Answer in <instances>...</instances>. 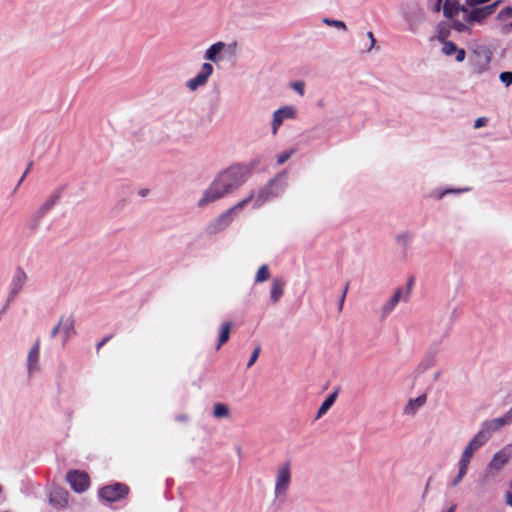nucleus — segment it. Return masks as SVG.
Masks as SVG:
<instances>
[{
	"instance_id": "obj_1",
	"label": "nucleus",
	"mask_w": 512,
	"mask_h": 512,
	"mask_svg": "<svg viewBox=\"0 0 512 512\" xmlns=\"http://www.w3.org/2000/svg\"><path fill=\"white\" fill-rule=\"evenodd\" d=\"M252 165L234 163L220 171L197 201L199 208H205L239 189L249 178Z\"/></svg>"
},
{
	"instance_id": "obj_2",
	"label": "nucleus",
	"mask_w": 512,
	"mask_h": 512,
	"mask_svg": "<svg viewBox=\"0 0 512 512\" xmlns=\"http://www.w3.org/2000/svg\"><path fill=\"white\" fill-rule=\"evenodd\" d=\"M502 0H495L492 4L482 7H468L457 0H445L443 3V15L450 19L451 27L461 34L471 35L475 24L482 25L491 16Z\"/></svg>"
},
{
	"instance_id": "obj_3",
	"label": "nucleus",
	"mask_w": 512,
	"mask_h": 512,
	"mask_svg": "<svg viewBox=\"0 0 512 512\" xmlns=\"http://www.w3.org/2000/svg\"><path fill=\"white\" fill-rule=\"evenodd\" d=\"M292 482L291 462L285 461L277 466L274 480V497L279 502L285 501Z\"/></svg>"
},
{
	"instance_id": "obj_4",
	"label": "nucleus",
	"mask_w": 512,
	"mask_h": 512,
	"mask_svg": "<svg viewBox=\"0 0 512 512\" xmlns=\"http://www.w3.org/2000/svg\"><path fill=\"white\" fill-rule=\"evenodd\" d=\"M237 53L238 45L236 42L226 43L218 41L205 50L204 59L217 64L225 58L236 57Z\"/></svg>"
},
{
	"instance_id": "obj_5",
	"label": "nucleus",
	"mask_w": 512,
	"mask_h": 512,
	"mask_svg": "<svg viewBox=\"0 0 512 512\" xmlns=\"http://www.w3.org/2000/svg\"><path fill=\"white\" fill-rule=\"evenodd\" d=\"M490 61L491 52L485 46L473 48L468 57V64L471 72L476 75H481L488 71Z\"/></svg>"
},
{
	"instance_id": "obj_6",
	"label": "nucleus",
	"mask_w": 512,
	"mask_h": 512,
	"mask_svg": "<svg viewBox=\"0 0 512 512\" xmlns=\"http://www.w3.org/2000/svg\"><path fill=\"white\" fill-rule=\"evenodd\" d=\"M511 458L512 444H507L493 455L492 459L486 466L485 476L494 477L498 475Z\"/></svg>"
},
{
	"instance_id": "obj_7",
	"label": "nucleus",
	"mask_w": 512,
	"mask_h": 512,
	"mask_svg": "<svg viewBox=\"0 0 512 512\" xmlns=\"http://www.w3.org/2000/svg\"><path fill=\"white\" fill-rule=\"evenodd\" d=\"M410 285L405 291L403 288L398 287L394 290L390 298H388L379 308V317L381 320L386 319L397 307L400 301L407 302L410 295Z\"/></svg>"
},
{
	"instance_id": "obj_8",
	"label": "nucleus",
	"mask_w": 512,
	"mask_h": 512,
	"mask_svg": "<svg viewBox=\"0 0 512 512\" xmlns=\"http://www.w3.org/2000/svg\"><path fill=\"white\" fill-rule=\"evenodd\" d=\"M243 209V203H237L226 212L215 218L208 225V232L210 234H216L226 229L233 220V215Z\"/></svg>"
},
{
	"instance_id": "obj_9",
	"label": "nucleus",
	"mask_w": 512,
	"mask_h": 512,
	"mask_svg": "<svg viewBox=\"0 0 512 512\" xmlns=\"http://www.w3.org/2000/svg\"><path fill=\"white\" fill-rule=\"evenodd\" d=\"M213 73H214L213 65L209 62H204L201 65L198 73L186 82L187 89L190 92H195L199 88L206 86L209 78L212 76Z\"/></svg>"
},
{
	"instance_id": "obj_10",
	"label": "nucleus",
	"mask_w": 512,
	"mask_h": 512,
	"mask_svg": "<svg viewBox=\"0 0 512 512\" xmlns=\"http://www.w3.org/2000/svg\"><path fill=\"white\" fill-rule=\"evenodd\" d=\"M213 73H214L213 65L209 62H204L201 65L198 73L186 82L187 89L190 92H195L199 88L206 86L209 78L212 76Z\"/></svg>"
},
{
	"instance_id": "obj_11",
	"label": "nucleus",
	"mask_w": 512,
	"mask_h": 512,
	"mask_svg": "<svg viewBox=\"0 0 512 512\" xmlns=\"http://www.w3.org/2000/svg\"><path fill=\"white\" fill-rule=\"evenodd\" d=\"M297 117V109L292 105H285L275 110L272 114L271 132L276 135L285 120H293Z\"/></svg>"
},
{
	"instance_id": "obj_12",
	"label": "nucleus",
	"mask_w": 512,
	"mask_h": 512,
	"mask_svg": "<svg viewBox=\"0 0 512 512\" xmlns=\"http://www.w3.org/2000/svg\"><path fill=\"white\" fill-rule=\"evenodd\" d=\"M27 280L28 276L26 272L22 268H18L10 282L7 304H10L18 297L20 292L23 290Z\"/></svg>"
},
{
	"instance_id": "obj_13",
	"label": "nucleus",
	"mask_w": 512,
	"mask_h": 512,
	"mask_svg": "<svg viewBox=\"0 0 512 512\" xmlns=\"http://www.w3.org/2000/svg\"><path fill=\"white\" fill-rule=\"evenodd\" d=\"M27 375L32 378L35 374L39 373L40 367V340H36L30 347L26 358Z\"/></svg>"
},
{
	"instance_id": "obj_14",
	"label": "nucleus",
	"mask_w": 512,
	"mask_h": 512,
	"mask_svg": "<svg viewBox=\"0 0 512 512\" xmlns=\"http://www.w3.org/2000/svg\"><path fill=\"white\" fill-rule=\"evenodd\" d=\"M486 443H484L478 436L474 435L467 445L464 447L461 456L459 458L458 464H461L467 468H469L470 463L474 455L477 451L483 447Z\"/></svg>"
},
{
	"instance_id": "obj_15",
	"label": "nucleus",
	"mask_w": 512,
	"mask_h": 512,
	"mask_svg": "<svg viewBox=\"0 0 512 512\" xmlns=\"http://www.w3.org/2000/svg\"><path fill=\"white\" fill-rule=\"evenodd\" d=\"M128 494V487L121 483L105 486L99 490L100 498L108 502H116Z\"/></svg>"
},
{
	"instance_id": "obj_16",
	"label": "nucleus",
	"mask_w": 512,
	"mask_h": 512,
	"mask_svg": "<svg viewBox=\"0 0 512 512\" xmlns=\"http://www.w3.org/2000/svg\"><path fill=\"white\" fill-rule=\"evenodd\" d=\"M273 199L270 194V189L267 185L263 186L257 191H252L248 197L241 200L239 203H243V208L248 204L252 203L253 208L257 209L264 205L269 200Z\"/></svg>"
},
{
	"instance_id": "obj_17",
	"label": "nucleus",
	"mask_w": 512,
	"mask_h": 512,
	"mask_svg": "<svg viewBox=\"0 0 512 512\" xmlns=\"http://www.w3.org/2000/svg\"><path fill=\"white\" fill-rule=\"evenodd\" d=\"M439 351H440L439 344L432 343L431 346L429 347V349L427 350V352L425 353V355L423 356V358L421 359V361L418 363L415 371L418 374H423L427 370L432 368L436 364L437 355H438Z\"/></svg>"
},
{
	"instance_id": "obj_18",
	"label": "nucleus",
	"mask_w": 512,
	"mask_h": 512,
	"mask_svg": "<svg viewBox=\"0 0 512 512\" xmlns=\"http://www.w3.org/2000/svg\"><path fill=\"white\" fill-rule=\"evenodd\" d=\"M503 426H505V424L501 417L486 420L481 424L480 430L475 435L484 443H487L492 433L500 430Z\"/></svg>"
},
{
	"instance_id": "obj_19",
	"label": "nucleus",
	"mask_w": 512,
	"mask_h": 512,
	"mask_svg": "<svg viewBox=\"0 0 512 512\" xmlns=\"http://www.w3.org/2000/svg\"><path fill=\"white\" fill-rule=\"evenodd\" d=\"M67 481L71 485L72 489L81 493L89 487V477L86 473L77 470H72L67 473Z\"/></svg>"
},
{
	"instance_id": "obj_20",
	"label": "nucleus",
	"mask_w": 512,
	"mask_h": 512,
	"mask_svg": "<svg viewBox=\"0 0 512 512\" xmlns=\"http://www.w3.org/2000/svg\"><path fill=\"white\" fill-rule=\"evenodd\" d=\"M441 52L448 57L454 56L457 63H462L466 58V51L452 41H443Z\"/></svg>"
},
{
	"instance_id": "obj_21",
	"label": "nucleus",
	"mask_w": 512,
	"mask_h": 512,
	"mask_svg": "<svg viewBox=\"0 0 512 512\" xmlns=\"http://www.w3.org/2000/svg\"><path fill=\"white\" fill-rule=\"evenodd\" d=\"M285 172L278 174L273 179H271L266 185L270 189V194L272 198L280 197L283 195L285 189L287 188V181L285 178Z\"/></svg>"
},
{
	"instance_id": "obj_22",
	"label": "nucleus",
	"mask_w": 512,
	"mask_h": 512,
	"mask_svg": "<svg viewBox=\"0 0 512 512\" xmlns=\"http://www.w3.org/2000/svg\"><path fill=\"white\" fill-rule=\"evenodd\" d=\"M426 395L422 394L414 399H409L403 407V414L406 416H414L418 410L426 403Z\"/></svg>"
},
{
	"instance_id": "obj_23",
	"label": "nucleus",
	"mask_w": 512,
	"mask_h": 512,
	"mask_svg": "<svg viewBox=\"0 0 512 512\" xmlns=\"http://www.w3.org/2000/svg\"><path fill=\"white\" fill-rule=\"evenodd\" d=\"M405 19L409 24V30L414 32L418 24L424 21L425 13L422 9L415 7L405 14Z\"/></svg>"
},
{
	"instance_id": "obj_24",
	"label": "nucleus",
	"mask_w": 512,
	"mask_h": 512,
	"mask_svg": "<svg viewBox=\"0 0 512 512\" xmlns=\"http://www.w3.org/2000/svg\"><path fill=\"white\" fill-rule=\"evenodd\" d=\"M59 320L61 325L62 341L65 344L75 333L74 319L72 316H66L61 317Z\"/></svg>"
},
{
	"instance_id": "obj_25",
	"label": "nucleus",
	"mask_w": 512,
	"mask_h": 512,
	"mask_svg": "<svg viewBox=\"0 0 512 512\" xmlns=\"http://www.w3.org/2000/svg\"><path fill=\"white\" fill-rule=\"evenodd\" d=\"M68 493L60 488L54 489L49 496V501L57 507H64L68 503Z\"/></svg>"
},
{
	"instance_id": "obj_26",
	"label": "nucleus",
	"mask_w": 512,
	"mask_h": 512,
	"mask_svg": "<svg viewBox=\"0 0 512 512\" xmlns=\"http://www.w3.org/2000/svg\"><path fill=\"white\" fill-rule=\"evenodd\" d=\"M285 282L282 279L275 278L271 283L270 299L277 303L283 295Z\"/></svg>"
},
{
	"instance_id": "obj_27",
	"label": "nucleus",
	"mask_w": 512,
	"mask_h": 512,
	"mask_svg": "<svg viewBox=\"0 0 512 512\" xmlns=\"http://www.w3.org/2000/svg\"><path fill=\"white\" fill-rule=\"evenodd\" d=\"M44 217L45 216L41 213V211L36 209L28 218L26 222V227L30 231H36L40 227Z\"/></svg>"
},
{
	"instance_id": "obj_28",
	"label": "nucleus",
	"mask_w": 512,
	"mask_h": 512,
	"mask_svg": "<svg viewBox=\"0 0 512 512\" xmlns=\"http://www.w3.org/2000/svg\"><path fill=\"white\" fill-rule=\"evenodd\" d=\"M497 19L505 25V29L510 28V22H512V7H505L499 11Z\"/></svg>"
},
{
	"instance_id": "obj_29",
	"label": "nucleus",
	"mask_w": 512,
	"mask_h": 512,
	"mask_svg": "<svg viewBox=\"0 0 512 512\" xmlns=\"http://www.w3.org/2000/svg\"><path fill=\"white\" fill-rule=\"evenodd\" d=\"M336 396L337 393L334 392L325 399L317 412L316 419H320L331 408L336 400Z\"/></svg>"
},
{
	"instance_id": "obj_30",
	"label": "nucleus",
	"mask_w": 512,
	"mask_h": 512,
	"mask_svg": "<svg viewBox=\"0 0 512 512\" xmlns=\"http://www.w3.org/2000/svg\"><path fill=\"white\" fill-rule=\"evenodd\" d=\"M396 243L404 249H407L412 241V235L409 231H404L396 235Z\"/></svg>"
},
{
	"instance_id": "obj_31",
	"label": "nucleus",
	"mask_w": 512,
	"mask_h": 512,
	"mask_svg": "<svg viewBox=\"0 0 512 512\" xmlns=\"http://www.w3.org/2000/svg\"><path fill=\"white\" fill-rule=\"evenodd\" d=\"M230 330H231V323L230 322H227V323H224L221 327V332H220V335H219V340H218V344L216 346V349L219 350L220 347L226 343L229 339V335H230Z\"/></svg>"
},
{
	"instance_id": "obj_32",
	"label": "nucleus",
	"mask_w": 512,
	"mask_h": 512,
	"mask_svg": "<svg viewBox=\"0 0 512 512\" xmlns=\"http://www.w3.org/2000/svg\"><path fill=\"white\" fill-rule=\"evenodd\" d=\"M229 415V409L225 404L217 403L213 408V416L215 418H224Z\"/></svg>"
},
{
	"instance_id": "obj_33",
	"label": "nucleus",
	"mask_w": 512,
	"mask_h": 512,
	"mask_svg": "<svg viewBox=\"0 0 512 512\" xmlns=\"http://www.w3.org/2000/svg\"><path fill=\"white\" fill-rule=\"evenodd\" d=\"M468 189H445V190H435L432 192V196L438 200L442 199L445 195L448 194H459L467 191Z\"/></svg>"
},
{
	"instance_id": "obj_34",
	"label": "nucleus",
	"mask_w": 512,
	"mask_h": 512,
	"mask_svg": "<svg viewBox=\"0 0 512 512\" xmlns=\"http://www.w3.org/2000/svg\"><path fill=\"white\" fill-rule=\"evenodd\" d=\"M323 23L325 25H327V26L334 27V28L342 30V31H346L347 30L346 24L343 21H341V20L324 18L323 19Z\"/></svg>"
},
{
	"instance_id": "obj_35",
	"label": "nucleus",
	"mask_w": 512,
	"mask_h": 512,
	"mask_svg": "<svg viewBox=\"0 0 512 512\" xmlns=\"http://www.w3.org/2000/svg\"><path fill=\"white\" fill-rule=\"evenodd\" d=\"M269 278V270H268V266L267 265H262L257 273H256V276H255V281L257 283H261V282H264L266 281L267 279Z\"/></svg>"
},
{
	"instance_id": "obj_36",
	"label": "nucleus",
	"mask_w": 512,
	"mask_h": 512,
	"mask_svg": "<svg viewBox=\"0 0 512 512\" xmlns=\"http://www.w3.org/2000/svg\"><path fill=\"white\" fill-rule=\"evenodd\" d=\"M468 469L469 468H467V467H465V466H463L461 464H458V474H457V476L451 482V485L453 487H456L457 485H459V483L462 481V479L467 474Z\"/></svg>"
},
{
	"instance_id": "obj_37",
	"label": "nucleus",
	"mask_w": 512,
	"mask_h": 512,
	"mask_svg": "<svg viewBox=\"0 0 512 512\" xmlns=\"http://www.w3.org/2000/svg\"><path fill=\"white\" fill-rule=\"evenodd\" d=\"M59 199L60 191H55L43 202V204L49 209H52L58 203Z\"/></svg>"
},
{
	"instance_id": "obj_38",
	"label": "nucleus",
	"mask_w": 512,
	"mask_h": 512,
	"mask_svg": "<svg viewBox=\"0 0 512 512\" xmlns=\"http://www.w3.org/2000/svg\"><path fill=\"white\" fill-rule=\"evenodd\" d=\"M294 153H295L294 149H290V150H287V151H284V152L280 153L277 156V163L279 165L284 164Z\"/></svg>"
},
{
	"instance_id": "obj_39",
	"label": "nucleus",
	"mask_w": 512,
	"mask_h": 512,
	"mask_svg": "<svg viewBox=\"0 0 512 512\" xmlns=\"http://www.w3.org/2000/svg\"><path fill=\"white\" fill-rule=\"evenodd\" d=\"M291 88L296 91L300 96L305 94V83L303 81H295L291 83Z\"/></svg>"
},
{
	"instance_id": "obj_40",
	"label": "nucleus",
	"mask_w": 512,
	"mask_h": 512,
	"mask_svg": "<svg viewBox=\"0 0 512 512\" xmlns=\"http://www.w3.org/2000/svg\"><path fill=\"white\" fill-rule=\"evenodd\" d=\"M499 79L500 81L505 85V86H509L512 84V72H502L500 73L499 75Z\"/></svg>"
},
{
	"instance_id": "obj_41",
	"label": "nucleus",
	"mask_w": 512,
	"mask_h": 512,
	"mask_svg": "<svg viewBox=\"0 0 512 512\" xmlns=\"http://www.w3.org/2000/svg\"><path fill=\"white\" fill-rule=\"evenodd\" d=\"M260 351H261L260 346H257V347L253 350L252 355H251L250 359H249V360H248V362H247V367H248V368L252 367V366L255 364V362L257 361V359H258V357H259V355H260Z\"/></svg>"
},
{
	"instance_id": "obj_42",
	"label": "nucleus",
	"mask_w": 512,
	"mask_h": 512,
	"mask_svg": "<svg viewBox=\"0 0 512 512\" xmlns=\"http://www.w3.org/2000/svg\"><path fill=\"white\" fill-rule=\"evenodd\" d=\"M428 1H429V8L433 12H439L441 10L443 0H428Z\"/></svg>"
},
{
	"instance_id": "obj_43",
	"label": "nucleus",
	"mask_w": 512,
	"mask_h": 512,
	"mask_svg": "<svg viewBox=\"0 0 512 512\" xmlns=\"http://www.w3.org/2000/svg\"><path fill=\"white\" fill-rule=\"evenodd\" d=\"M501 419L504 421L505 426L512 423V407L501 416Z\"/></svg>"
},
{
	"instance_id": "obj_44",
	"label": "nucleus",
	"mask_w": 512,
	"mask_h": 512,
	"mask_svg": "<svg viewBox=\"0 0 512 512\" xmlns=\"http://www.w3.org/2000/svg\"><path fill=\"white\" fill-rule=\"evenodd\" d=\"M487 118L486 117H479L475 120L474 122V128L475 129H478V128H481L483 126H485L487 124Z\"/></svg>"
},
{
	"instance_id": "obj_45",
	"label": "nucleus",
	"mask_w": 512,
	"mask_h": 512,
	"mask_svg": "<svg viewBox=\"0 0 512 512\" xmlns=\"http://www.w3.org/2000/svg\"><path fill=\"white\" fill-rule=\"evenodd\" d=\"M367 37L369 38V46L367 47V51H371L374 47H375V44H376V40L374 38V35L372 32H368L367 33Z\"/></svg>"
},
{
	"instance_id": "obj_46",
	"label": "nucleus",
	"mask_w": 512,
	"mask_h": 512,
	"mask_svg": "<svg viewBox=\"0 0 512 512\" xmlns=\"http://www.w3.org/2000/svg\"><path fill=\"white\" fill-rule=\"evenodd\" d=\"M58 333H61V325H60V321L58 322V324L52 329L51 331V336L52 337H55Z\"/></svg>"
},
{
	"instance_id": "obj_47",
	"label": "nucleus",
	"mask_w": 512,
	"mask_h": 512,
	"mask_svg": "<svg viewBox=\"0 0 512 512\" xmlns=\"http://www.w3.org/2000/svg\"><path fill=\"white\" fill-rule=\"evenodd\" d=\"M41 213L46 216V214L51 210L47 206H45L43 203L37 208Z\"/></svg>"
},
{
	"instance_id": "obj_48",
	"label": "nucleus",
	"mask_w": 512,
	"mask_h": 512,
	"mask_svg": "<svg viewBox=\"0 0 512 512\" xmlns=\"http://www.w3.org/2000/svg\"><path fill=\"white\" fill-rule=\"evenodd\" d=\"M506 503L508 505L512 506V493L511 492L506 493Z\"/></svg>"
},
{
	"instance_id": "obj_49",
	"label": "nucleus",
	"mask_w": 512,
	"mask_h": 512,
	"mask_svg": "<svg viewBox=\"0 0 512 512\" xmlns=\"http://www.w3.org/2000/svg\"><path fill=\"white\" fill-rule=\"evenodd\" d=\"M176 420L177 421H187L188 420V416L187 415H179L176 417Z\"/></svg>"
},
{
	"instance_id": "obj_50",
	"label": "nucleus",
	"mask_w": 512,
	"mask_h": 512,
	"mask_svg": "<svg viewBox=\"0 0 512 512\" xmlns=\"http://www.w3.org/2000/svg\"><path fill=\"white\" fill-rule=\"evenodd\" d=\"M345 295H346V291L343 293L342 297H341V300H340V304H338V309L341 310L342 307H343V302H344V299H345Z\"/></svg>"
},
{
	"instance_id": "obj_51",
	"label": "nucleus",
	"mask_w": 512,
	"mask_h": 512,
	"mask_svg": "<svg viewBox=\"0 0 512 512\" xmlns=\"http://www.w3.org/2000/svg\"><path fill=\"white\" fill-rule=\"evenodd\" d=\"M456 504H452L445 512H455Z\"/></svg>"
},
{
	"instance_id": "obj_52",
	"label": "nucleus",
	"mask_w": 512,
	"mask_h": 512,
	"mask_svg": "<svg viewBox=\"0 0 512 512\" xmlns=\"http://www.w3.org/2000/svg\"><path fill=\"white\" fill-rule=\"evenodd\" d=\"M107 341V339H103L98 345H97V349H99L102 345L105 344V342Z\"/></svg>"
},
{
	"instance_id": "obj_53",
	"label": "nucleus",
	"mask_w": 512,
	"mask_h": 512,
	"mask_svg": "<svg viewBox=\"0 0 512 512\" xmlns=\"http://www.w3.org/2000/svg\"><path fill=\"white\" fill-rule=\"evenodd\" d=\"M440 375H441V372H440V371L436 372V373L434 374V380H437V379L440 377Z\"/></svg>"
},
{
	"instance_id": "obj_54",
	"label": "nucleus",
	"mask_w": 512,
	"mask_h": 512,
	"mask_svg": "<svg viewBox=\"0 0 512 512\" xmlns=\"http://www.w3.org/2000/svg\"><path fill=\"white\" fill-rule=\"evenodd\" d=\"M448 335V329L445 330V332L442 334L441 338H445Z\"/></svg>"
},
{
	"instance_id": "obj_55",
	"label": "nucleus",
	"mask_w": 512,
	"mask_h": 512,
	"mask_svg": "<svg viewBox=\"0 0 512 512\" xmlns=\"http://www.w3.org/2000/svg\"><path fill=\"white\" fill-rule=\"evenodd\" d=\"M146 193H147V191H141V192H140V195H141V196H145V195H146Z\"/></svg>"
},
{
	"instance_id": "obj_56",
	"label": "nucleus",
	"mask_w": 512,
	"mask_h": 512,
	"mask_svg": "<svg viewBox=\"0 0 512 512\" xmlns=\"http://www.w3.org/2000/svg\"><path fill=\"white\" fill-rule=\"evenodd\" d=\"M428 489H429V482H427V484H426L425 492H427V491H428Z\"/></svg>"
},
{
	"instance_id": "obj_57",
	"label": "nucleus",
	"mask_w": 512,
	"mask_h": 512,
	"mask_svg": "<svg viewBox=\"0 0 512 512\" xmlns=\"http://www.w3.org/2000/svg\"><path fill=\"white\" fill-rule=\"evenodd\" d=\"M509 29H512V21L510 22V28Z\"/></svg>"
}]
</instances>
